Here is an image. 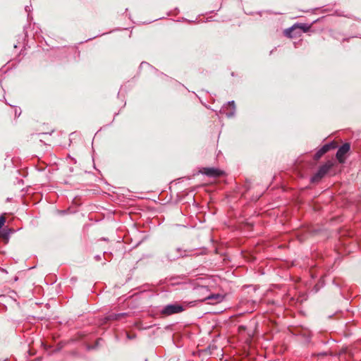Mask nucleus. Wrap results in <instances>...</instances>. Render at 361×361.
Returning <instances> with one entry per match:
<instances>
[{"mask_svg": "<svg viewBox=\"0 0 361 361\" xmlns=\"http://www.w3.org/2000/svg\"><path fill=\"white\" fill-rule=\"evenodd\" d=\"M333 165L334 164L331 161H328L321 166L317 172L312 177L311 181L314 183L321 180L327 173Z\"/></svg>", "mask_w": 361, "mask_h": 361, "instance_id": "1", "label": "nucleus"}, {"mask_svg": "<svg viewBox=\"0 0 361 361\" xmlns=\"http://www.w3.org/2000/svg\"><path fill=\"white\" fill-rule=\"evenodd\" d=\"M184 310L183 306L175 303L166 305L161 310V314L165 316H169L174 314H178Z\"/></svg>", "mask_w": 361, "mask_h": 361, "instance_id": "2", "label": "nucleus"}, {"mask_svg": "<svg viewBox=\"0 0 361 361\" xmlns=\"http://www.w3.org/2000/svg\"><path fill=\"white\" fill-rule=\"evenodd\" d=\"M350 148V147L348 143H345L338 148L336 153V158L340 163H343L345 161V155L348 152Z\"/></svg>", "mask_w": 361, "mask_h": 361, "instance_id": "3", "label": "nucleus"}, {"mask_svg": "<svg viewBox=\"0 0 361 361\" xmlns=\"http://www.w3.org/2000/svg\"><path fill=\"white\" fill-rule=\"evenodd\" d=\"M202 172L209 177L214 178L221 176L224 174L223 171L215 168H204Z\"/></svg>", "mask_w": 361, "mask_h": 361, "instance_id": "4", "label": "nucleus"}, {"mask_svg": "<svg viewBox=\"0 0 361 361\" xmlns=\"http://www.w3.org/2000/svg\"><path fill=\"white\" fill-rule=\"evenodd\" d=\"M295 27L296 26L293 25L292 27L286 29L284 31L286 36H287L288 37H290V38H293V37H295L297 35H300V32H298L295 30Z\"/></svg>", "mask_w": 361, "mask_h": 361, "instance_id": "5", "label": "nucleus"}, {"mask_svg": "<svg viewBox=\"0 0 361 361\" xmlns=\"http://www.w3.org/2000/svg\"><path fill=\"white\" fill-rule=\"evenodd\" d=\"M294 25L296 26L295 30H299L300 32V31H302L303 32H307L310 30V27H311V26L310 25L304 24V23H296V24H294Z\"/></svg>", "mask_w": 361, "mask_h": 361, "instance_id": "6", "label": "nucleus"}, {"mask_svg": "<svg viewBox=\"0 0 361 361\" xmlns=\"http://www.w3.org/2000/svg\"><path fill=\"white\" fill-rule=\"evenodd\" d=\"M331 146V145H324L322 149L319 151L318 154L319 155H322L326 152H327L330 149Z\"/></svg>", "mask_w": 361, "mask_h": 361, "instance_id": "7", "label": "nucleus"}, {"mask_svg": "<svg viewBox=\"0 0 361 361\" xmlns=\"http://www.w3.org/2000/svg\"><path fill=\"white\" fill-rule=\"evenodd\" d=\"M211 299H215V300H216L217 302H219L222 300V297L219 294H216V295H210L205 298V300H211Z\"/></svg>", "mask_w": 361, "mask_h": 361, "instance_id": "8", "label": "nucleus"}, {"mask_svg": "<svg viewBox=\"0 0 361 361\" xmlns=\"http://www.w3.org/2000/svg\"><path fill=\"white\" fill-rule=\"evenodd\" d=\"M6 219L4 216L0 217V228L4 225Z\"/></svg>", "mask_w": 361, "mask_h": 361, "instance_id": "9", "label": "nucleus"}, {"mask_svg": "<svg viewBox=\"0 0 361 361\" xmlns=\"http://www.w3.org/2000/svg\"><path fill=\"white\" fill-rule=\"evenodd\" d=\"M228 106L232 108V109H235V103L233 101L228 102Z\"/></svg>", "mask_w": 361, "mask_h": 361, "instance_id": "10", "label": "nucleus"}, {"mask_svg": "<svg viewBox=\"0 0 361 361\" xmlns=\"http://www.w3.org/2000/svg\"><path fill=\"white\" fill-rule=\"evenodd\" d=\"M128 338H130V339H131V338H134V336H128Z\"/></svg>", "mask_w": 361, "mask_h": 361, "instance_id": "11", "label": "nucleus"}, {"mask_svg": "<svg viewBox=\"0 0 361 361\" xmlns=\"http://www.w3.org/2000/svg\"><path fill=\"white\" fill-rule=\"evenodd\" d=\"M128 338H130V339H131V338H134V336H128Z\"/></svg>", "mask_w": 361, "mask_h": 361, "instance_id": "12", "label": "nucleus"}, {"mask_svg": "<svg viewBox=\"0 0 361 361\" xmlns=\"http://www.w3.org/2000/svg\"><path fill=\"white\" fill-rule=\"evenodd\" d=\"M119 316H120V314H118V315H115L114 319H117V317H119Z\"/></svg>", "mask_w": 361, "mask_h": 361, "instance_id": "13", "label": "nucleus"}]
</instances>
